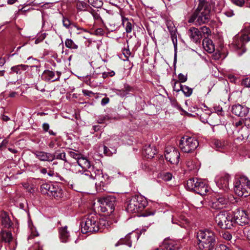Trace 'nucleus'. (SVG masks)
Returning a JSON list of instances; mask_svg holds the SVG:
<instances>
[{
  "label": "nucleus",
  "mask_w": 250,
  "mask_h": 250,
  "mask_svg": "<svg viewBox=\"0 0 250 250\" xmlns=\"http://www.w3.org/2000/svg\"><path fill=\"white\" fill-rule=\"evenodd\" d=\"M187 188L188 190L194 191L201 195L206 194L209 190V188L205 181L197 178L188 180Z\"/></svg>",
  "instance_id": "7"
},
{
  "label": "nucleus",
  "mask_w": 250,
  "mask_h": 250,
  "mask_svg": "<svg viewBox=\"0 0 250 250\" xmlns=\"http://www.w3.org/2000/svg\"><path fill=\"white\" fill-rule=\"evenodd\" d=\"M242 85L247 87H250V77L244 79L242 81Z\"/></svg>",
  "instance_id": "51"
},
{
  "label": "nucleus",
  "mask_w": 250,
  "mask_h": 250,
  "mask_svg": "<svg viewBox=\"0 0 250 250\" xmlns=\"http://www.w3.org/2000/svg\"><path fill=\"white\" fill-rule=\"evenodd\" d=\"M157 152L156 149L154 147L151 146L150 145L146 146L144 150V154L148 158H152Z\"/></svg>",
  "instance_id": "30"
},
{
  "label": "nucleus",
  "mask_w": 250,
  "mask_h": 250,
  "mask_svg": "<svg viewBox=\"0 0 250 250\" xmlns=\"http://www.w3.org/2000/svg\"><path fill=\"white\" fill-rule=\"evenodd\" d=\"M231 215L233 218V225L238 224L243 226L249 223V218L245 210L240 209H236Z\"/></svg>",
  "instance_id": "11"
},
{
  "label": "nucleus",
  "mask_w": 250,
  "mask_h": 250,
  "mask_svg": "<svg viewBox=\"0 0 250 250\" xmlns=\"http://www.w3.org/2000/svg\"><path fill=\"white\" fill-rule=\"evenodd\" d=\"M230 176L228 174H223L216 179V185L220 189L227 190L229 189V181Z\"/></svg>",
  "instance_id": "15"
},
{
  "label": "nucleus",
  "mask_w": 250,
  "mask_h": 250,
  "mask_svg": "<svg viewBox=\"0 0 250 250\" xmlns=\"http://www.w3.org/2000/svg\"><path fill=\"white\" fill-rule=\"evenodd\" d=\"M102 170L98 169L94 166H91L86 170H84L83 173L85 176H88L90 178L97 180L100 174H102Z\"/></svg>",
  "instance_id": "22"
},
{
  "label": "nucleus",
  "mask_w": 250,
  "mask_h": 250,
  "mask_svg": "<svg viewBox=\"0 0 250 250\" xmlns=\"http://www.w3.org/2000/svg\"><path fill=\"white\" fill-rule=\"evenodd\" d=\"M231 2L234 5L239 7L243 6L245 4L244 0H231Z\"/></svg>",
  "instance_id": "50"
},
{
  "label": "nucleus",
  "mask_w": 250,
  "mask_h": 250,
  "mask_svg": "<svg viewBox=\"0 0 250 250\" xmlns=\"http://www.w3.org/2000/svg\"><path fill=\"white\" fill-rule=\"evenodd\" d=\"M166 159L171 164L176 165L179 163L180 153L174 147H167L165 151Z\"/></svg>",
  "instance_id": "13"
},
{
  "label": "nucleus",
  "mask_w": 250,
  "mask_h": 250,
  "mask_svg": "<svg viewBox=\"0 0 250 250\" xmlns=\"http://www.w3.org/2000/svg\"><path fill=\"white\" fill-rule=\"evenodd\" d=\"M5 63V60L4 58H0V66H3Z\"/></svg>",
  "instance_id": "64"
},
{
  "label": "nucleus",
  "mask_w": 250,
  "mask_h": 250,
  "mask_svg": "<svg viewBox=\"0 0 250 250\" xmlns=\"http://www.w3.org/2000/svg\"><path fill=\"white\" fill-rule=\"evenodd\" d=\"M243 124V120H240L235 123V126L236 127L241 126Z\"/></svg>",
  "instance_id": "62"
},
{
  "label": "nucleus",
  "mask_w": 250,
  "mask_h": 250,
  "mask_svg": "<svg viewBox=\"0 0 250 250\" xmlns=\"http://www.w3.org/2000/svg\"><path fill=\"white\" fill-rule=\"evenodd\" d=\"M241 236H244L250 241V226H247L238 231Z\"/></svg>",
  "instance_id": "36"
},
{
  "label": "nucleus",
  "mask_w": 250,
  "mask_h": 250,
  "mask_svg": "<svg viewBox=\"0 0 250 250\" xmlns=\"http://www.w3.org/2000/svg\"><path fill=\"white\" fill-rule=\"evenodd\" d=\"M199 30L201 31V33H202V35H204L205 36H208L211 33L210 29L205 26L201 27L200 30Z\"/></svg>",
  "instance_id": "44"
},
{
  "label": "nucleus",
  "mask_w": 250,
  "mask_h": 250,
  "mask_svg": "<svg viewBox=\"0 0 250 250\" xmlns=\"http://www.w3.org/2000/svg\"><path fill=\"white\" fill-rule=\"evenodd\" d=\"M1 223L5 228H8L11 226V221L9 218L8 214L3 211L1 213Z\"/></svg>",
  "instance_id": "31"
},
{
  "label": "nucleus",
  "mask_w": 250,
  "mask_h": 250,
  "mask_svg": "<svg viewBox=\"0 0 250 250\" xmlns=\"http://www.w3.org/2000/svg\"><path fill=\"white\" fill-rule=\"evenodd\" d=\"M40 190L42 194H47L55 198H60L62 196V190L57 183H43L41 186Z\"/></svg>",
  "instance_id": "8"
},
{
  "label": "nucleus",
  "mask_w": 250,
  "mask_h": 250,
  "mask_svg": "<svg viewBox=\"0 0 250 250\" xmlns=\"http://www.w3.org/2000/svg\"><path fill=\"white\" fill-rule=\"evenodd\" d=\"M198 246L200 250H210L215 244V236L211 230H200L197 234Z\"/></svg>",
  "instance_id": "3"
},
{
  "label": "nucleus",
  "mask_w": 250,
  "mask_h": 250,
  "mask_svg": "<svg viewBox=\"0 0 250 250\" xmlns=\"http://www.w3.org/2000/svg\"><path fill=\"white\" fill-rule=\"evenodd\" d=\"M161 247L162 250H178L180 249L178 243L169 239H165Z\"/></svg>",
  "instance_id": "18"
},
{
  "label": "nucleus",
  "mask_w": 250,
  "mask_h": 250,
  "mask_svg": "<svg viewBox=\"0 0 250 250\" xmlns=\"http://www.w3.org/2000/svg\"><path fill=\"white\" fill-rule=\"evenodd\" d=\"M89 5L83 1H78L76 3L77 9L79 11H86L88 10L87 8Z\"/></svg>",
  "instance_id": "38"
},
{
  "label": "nucleus",
  "mask_w": 250,
  "mask_h": 250,
  "mask_svg": "<svg viewBox=\"0 0 250 250\" xmlns=\"http://www.w3.org/2000/svg\"><path fill=\"white\" fill-rule=\"evenodd\" d=\"M81 231L83 233L103 231L109 226L105 219H99L95 214H89L81 222Z\"/></svg>",
  "instance_id": "1"
},
{
  "label": "nucleus",
  "mask_w": 250,
  "mask_h": 250,
  "mask_svg": "<svg viewBox=\"0 0 250 250\" xmlns=\"http://www.w3.org/2000/svg\"><path fill=\"white\" fill-rule=\"evenodd\" d=\"M42 128L44 131H48L49 128V125L48 123H43L42 125Z\"/></svg>",
  "instance_id": "59"
},
{
  "label": "nucleus",
  "mask_w": 250,
  "mask_h": 250,
  "mask_svg": "<svg viewBox=\"0 0 250 250\" xmlns=\"http://www.w3.org/2000/svg\"><path fill=\"white\" fill-rule=\"evenodd\" d=\"M210 10L207 4L200 3L191 15L188 22L195 25H200L208 23L210 20Z\"/></svg>",
  "instance_id": "2"
},
{
  "label": "nucleus",
  "mask_w": 250,
  "mask_h": 250,
  "mask_svg": "<svg viewBox=\"0 0 250 250\" xmlns=\"http://www.w3.org/2000/svg\"><path fill=\"white\" fill-rule=\"evenodd\" d=\"M60 237L61 241L63 243L67 242L69 240V233L65 226L60 229Z\"/></svg>",
  "instance_id": "29"
},
{
  "label": "nucleus",
  "mask_w": 250,
  "mask_h": 250,
  "mask_svg": "<svg viewBox=\"0 0 250 250\" xmlns=\"http://www.w3.org/2000/svg\"><path fill=\"white\" fill-rule=\"evenodd\" d=\"M1 119L3 121H5V122H7L8 121H9L10 120V118L6 116V115H3L1 117Z\"/></svg>",
  "instance_id": "63"
},
{
  "label": "nucleus",
  "mask_w": 250,
  "mask_h": 250,
  "mask_svg": "<svg viewBox=\"0 0 250 250\" xmlns=\"http://www.w3.org/2000/svg\"><path fill=\"white\" fill-rule=\"evenodd\" d=\"M109 102V99L108 97H104L102 99L101 101V104L103 106H104L107 104H108Z\"/></svg>",
  "instance_id": "57"
},
{
  "label": "nucleus",
  "mask_w": 250,
  "mask_h": 250,
  "mask_svg": "<svg viewBox=\"0 0 250 250\" xmlns=\"http://www.w3.org/2000/svg\"><path fill=\"white\" fill-rule=\"evenodd\" d=\"M115 73L113 71H110L107 72H104L102 73V77L103 78H106L108 76L112 77L114 76Z\"/></svg>",
  "instance_id": "52"
},
{
  "label": "nucleus",
  "mask_w": 250,
  "mask_h": 250,
  "mask_svg": "<svg viewBox=\"0 0 250 250\" xmlns=\"http://www.w3.org/2000/svg\"><path fill=\"white\" fill-rule=\"evenodd\" d=\"M131 234L134 235L132 233H128L125 236V238H121L120 241L115 244V246L117 247L120 245L125 244L128 246L129 247H131L132 246L130 236Z\"/></svg>",
  "instance_id": "32"
},
{
  "label": "nucleus",
  "mask_w": 250,
  "mask_h": 250,
  "mask_svg": "<svg viewBox=\"0 0 250 250\" xmlns=\"http://www.w3.org/2000/svg\"><path fill=\"white\" fill-rule=\"evenodd\" d=\"M146 198L142 195L132 196L126 205V210L129 213H137L142 211L147 206Z\"/></svg>",
  "instance_id": "5"
},
{
  "label": "nucleus",
  "mask_w": 250,
  "mask_h": 250,
  "mask_svg": "<svg viewBox=\"0 0 250 250\" xmlns=\"http://www.w3.org/2000/svg\"><path fill=\"white\" fill-rule=\"evenodd\" d=\"M212 143L214 148L216 150L220 151L224 150L227 145V143L225 140L213 139Z\"/></svg>",
  "instance_id": "28"
},
{
  "label": "nucleus",
  "mask_w": 250,
  "mask_h": 250,
  "mask_svg": "<svg viewBox=\"0 0 250 250\" xmlns=\"http://www.w3.org/2000/svg\"><path fill=\"white\" fill-rule=\"evenodd\" d=\"M77 165H75V166L81 167L82 168V171H83V173H84V170H87V169H89L91 167L89 161L87 159L82 156L77 161ZM78 171L81 172V170L78 169Z\"/></svg>",
  "instance_id": "25"
},
{
  "label": "nucleus",
  "mask_w": 250,
  "mask_h": 250,
  "mask_svg": "<svg viewBox=\"0 0 250 250\" xmlns=\"http://www.w3.org/2000/svg\"><path fill=\"white\" fill-rule=\"evenodd\" d=\"M167 25L170 33L171 40L174 48L175 57H176V53L177 49V40L175 33L176 29L174 26L173 25L172 23L170 21L167 22Z\"/></svg>",
  "instance_id": "21"
},
{
  "label": "nucleus",
  "mask_w": 250,
  "mask_h": 250,
  "mask_svg": "<svg viewBox=\"0 0 250 250\" xmlns=\"http://www.w3.org/2000/svg\"><path fill=\"white\" fill-rule=\"evenodd\" d=\"M110 178L106 174H104L102 171V174L98 177L95 183V185L97 188L98 186L103 187V189L105 190L104 188L105 186L110 182Z\"/></svg>",
  "instance_id": "23"
},
{
  "label": "nucleus",
  "mask_w": 250,
  "mask_h": 250,
  "mask_svg": "<svg viewBox=\"0 0 250 250\" xmlns=\"http://www.w3.org/2000/svg\"><path fill=\"white\" fill-rule=\"evenodd\" d=\"M243 124L248 128H250V118H247L243 120Z\"/></svg>",
  "instance_id": "56"
},
{
  "label": "nucleus",
  "mask_w": 250,
  "mask_h": 250,
  "mask_svg": "<svg viewBox=\"0 0 250 250\" xmlns=\"http://www.w3.org/2000/svg\"><path fill=\"white\" fill-rule=\"evenodd\" d=\"M203 46L204 49L209 53H211L215 50V46L213 42L208 38H205L203 40Z\"/></svg>",
  "instance_id": "27"
},
{
  "label": "nucleus",
  "mask_w": 250,
  "mask_h": 250,
  "mask_svg": "<svg viewBox=\"0 0 250 250\" xmlns=\"http://www.w3.org/2000/svg\"><path fill=\"white\" fill-rule=\"evenodd\" d=\"M0 235L2 241L6 243H10L12 240V235L10 231L2 230Z\"/></svg>",
  "instance_id": "33"
},
{
  "label": "nucleus",
  "mask_w": 250,
  "mask_h": 250,
  "mask_svg": "<svg viewBox=\"0 0 250 250\" xmlns=\"http://www.w3.org/2000/svg\"><path fill=\"white\" fill-rule=\"evenodd\" d=\"M189 36L191 40L195 42H200L202 38V34L201 31L195 27H191L189 29Z\"/></svg>",
  "instance_id": "24"
},
{
  "label": "nucleus",
  "mask_w": 250,
  "mask_h": 250,
  "mask_svg": "<svg viewBox=\"0 0 250 250\" xmlns=\"http://www.w3.org/2000/svg\"><path fill=\"white\" fill-rule=\"evenodd\" d=\"M223 14L228 17H231L234 15L233 11L229 8H225Z\"/></svg>",
  "instance_id": "45"
},
{
  "label": "nucleus",
  "mask_w": 250,
  "mask_h": 250,
  "mask_svg": "<svg viewBox=\"0 0 250 250\" xmlns=\"http://www.w3.org/2000/svg\"><path fill=\"white\" fill-rule=\"evenodd\" d=\"M52 154L54 157L53 160L55 159H59L66 162L65 153L63 150L58 149Z\"/></svg>",
  "instance_id": "34"
},
{
  "label": "nucleus",
  "mask_w": 250,
  "mask_h": 250,
  "mask_svg": "<svg viewBox=\"0 0 250 250\" xmlns=\"http://www.w3.org/2000/svg\"><path fill=\"white\" fill-rule=\"evenodd\" d=\"M103 212L109 211L111 213L115 208L116 198L113 196H107L99 200Z\"/></svg>",
  "instance_id": "12"
},
{
  "label": "nucleus",
  "mask_w": 250,
  "mask_h": 250,
  "mask_svg": "<svg viewBox=\"0 0 250 250\" xmlns=\"http://www.w3.org/2000/svg\"><path fill=\"white\" fill-rule=\"evenodd\" d=\"M223 236L224 238L228 240H230L232 238L231 235L228 232L224 233L223 234Z\"/></svg>",
  "instance_id": "55"
},
{
  "label": "nucleus",
  "mask_w": 250,
  "mask_h": 250,
  "mask_svg": "<svg viewBox=\"0 0 250 250\" xmlns=\"http://www.w3.org/2000/svg\"><path fill=\"white\" fill-rule=\"evenodd\" d=\"M32 153L41 161L50 162L53 161V154L51 153L40 150H35Z\"/></svg>",
  "instance_id": "16"
},
{
  "label": "nucleus",
  "mask_w": 250,
  "mask_h": 250,
  "mask_svg": "<svg viewBox=\"0 0 250 250\" xmlns=\"http://www.w3.org/2000/svg\"><path fill=\"white\" fill-rule=\"evenodd\" d=\"M28 67L29 66L27 65L22 64L16 65L11 67L9 73L11 75L16 74L18 77H19L20 78H21L22 73L25 71Z\"/></svg>",
  "instance_id": "19"
},
{
  "label": "nucleus",
  "mask_w": 250,
  "mask_h": 250,
  "mask_svg": "<svg viewBox=\"0 0 250 250\" xmlns=\"http://www.w3.org/2000/svg\"><path fill=\"white\" fill-rule=\"evenodd\" d=\"M233 184L234 190L238 196L247 197L250 194V181L246 176L236 178Z\"/></svg>",
  "instance_id": "4"
},
{
  "label": "nucleus",
  "mask_w": 250,
  "mask_h": 250,
  "mask_svg": "<svg viewBox=\"0 0 250 250\" xmlns=\"http://www.w3.org/2000/svg\"><path fill=\"white\" fill-rule=\"evenodd\" d=\"M250 41V26H248L240 34H238L233 38L232 44L235 49H242V52L238 53L239 55H241L246 51V49L244 48L245 43Z\"/></svg>",
  "instance_id": "6"
},
{
  "label": "nucleus",
  "mask_w": 250,
  "mask_h": 250,
  "mask_svg": "<svg viewBox=\"0 0 250 250\" xmlns=\"http://www.w3.org/2000/svg\"><path fill=\"white\" fill-rule=\"evenodd\" d=\"M199 146L198 140L193 137L184 136L181 138L179 146L183 152L190 153Z\"/></svg>",
  "instance_id": "10"
},
{
  "label": "nucleus",
  "mask_w": 250,
  "mask_h": 250,
  "mask_svg": "<svg viewBox=\"0 0 250 250\" xmlns=\"http://www.w3.org/2000/svg\"><path fill=\"white\" fill-rule=\"evenodd\" d=\"M88 11L92 15L95 20L97 21H101L102 22H103V20L100 16V13L98 12V10L96 11L94 9H91L89 11Z\"/></svg>",
  "instance_id": "42"
},
{
  "label": "nucleus",
  "mask_w": 250,
  "mask_h": 250,
  "mask_svg": "<svg viewBox=\"0 0 250 250\" xmlns=\"http://www.w3.org/2000/svg\"><path fill=\"white\" fill-rule=\"evenodd\" d=\"M180 219L182 220L184 222H181L179 220H175L173 217L172 218L171 222L173 224H177L179 226H180V227H183V228H186V227L185 226V224H188V219H184V218H182V217H180Z\"/></svg>",
  "instance_id": "39"
},
{
  "label": "nucleus",
  "mask_w": 250,
  "mask_h": 250,
  "mask_svg": "<svg viewBox=\"0 0 250 250\" xmlns=\"http://www.w3.org/2000/svg\"><path fill=\"white\" fill-rule=\"evenodd\" d=\"M125 89L118 90L117 94L120 97H124L126 96L131 91V88L129 85H126L125 86Z\"/></svg>",
  "instance_id": "37"
},
{
  "label": "nucleus",
  "mask_w": 250,
  "mask_h": 250,
  "mask_svg": "<svg viewBox=\"0 0 250 250\" xmlns=\"http://www.w3.org/2000/svg\"><path fill=\"white\" fill-rule=\"evenodd\" d=\"M90 4L95 8H100L103 5V2L100 0H89Z\"/></svg>",
  "instance_id": "43"
},
{
  "label": "nucleus",
  "mask_w": 250,
  "mask_h": 250,
  "mask_svg": "<svg viewBox=\"0 0 250 250\" xmlns=\"http://www.w3.org/2000/svg\"><path fill=\"white\" fill-rule=\"evenodd\" d=\"M39 235L38 232L36 231V229L33 228H31V234L28 236V240L33 238L35 236Z\"/></svg>",
  "instance_id": "49"
},
{
  "label": "nucleus",
  "mask_w": 250,
  "mask_h": 250,
  "mask_svg": "<svg viewBox=\"0 0 250 250\" xmlns=\"http://www.w3.org/2000/svg\"><path fill=\"white\" fill-rule=\"evenodd\" d=\"M112 118L108 115H102L98 117L97 122L99 124H104L109 121Z\"/></svg>",
  "instance_id": "40"
},
{
  "label": "nucleus",
  "mask_w": 250,
  "mask_h": 250,
  "mask_svg": "<svg viewBox=\"0 0 250 250\" xmlns=\"http://www.w3.org/2000/svg\"><path fill=\"white\" fill-rule=\"evenodd\" d=\"M172 175L169 172H165L162 175V179L166 181H169L171 180Z\"/></svg>",
  "instance_id": "46"
},
{
  "label": "nucleus",
  "mask_w": 250,
  "mask_h": 250,
  "mask_svg": "<svg viewBox=\"0 0 250 250\" xmlns=\"http://www.w3.org/2000/svg\"><path fill=\"white\" fill-rule=\"evenodd\" d=\"M231 111L233 114L239 117H244L249 113V108L241 104L233 105L231 107Z\"/></svg>",
  "instance_id": "17"
},
{
  "label": "nucleus",
  "mask_w": 250,
  "mask_h": 250,
  "mask_svg": "<svg viewBox=\"0 0 250 250\" xmlns=\"http://www.w3.org/2000/svg\"><path fill=\"white\" fill-rule=\"evenodd\" d=\"M62 23L63 25L66 28H69L71 25V22L69 20L66 18H65L62 16Z\"/></svg>",
  "instance_id": "47"
},
{
  "label": "nucleus",
  "mask_w": 250,
  "mask_h": 250,
  "mask_svg": "<svg viewBox=\"0 0 250 250\" xmlns=\"http://www.w3.org/2000/svg\"><path fill=\"white\" fill-rule=\"evenodd\" d=\"M215 250H231L225 245H220L217 246Z\"/></svg>",
  "instance_id": "54"
},
{
  "label": "nucleus",
  "mask_w": 250,
  "mask_h": 250,
  "mask_svg": "<svg viewBox=\"0 0 250 250\" xmlns=\"http://www.w3.org/2000/svg\"><path fill=\"white\" fill-rule=\"evenodd\" d=\"M82 92L84 95L87 96L88 97H90L91 95L93 94L92 91L86 89L83 90Z\"/></svg>",
  "instance_id": "58"
},
{
  "label": "nucleus",
  "mask_w": 250,
  "mask_h": 250,
  "mask_svg": "<svg viewBox=\"0 0 250 250\" xmlns=\"http://www.w3.org/2000/svg\"><path fill=\"white\" fill-rule=\"evenodd\" d=\"M178 79L180 81V83H184L187 80V77L182 73H180L178 75Z\"/></svg>",
  "instance_id": "53"
},
{
  "label": "nucleus",
  "mask_w": 250,
  "mask_h": 250,
  "mask_svg": "<svg viewBox=\"0 0 250 250\" xmlns=\"http://www.w3.org/2000/svg\"><path fill=\"white\" fill-rule=\"evenodd\" d=\"M42 79L45 81L54 82L59 80V77H56L55 72L49 70H45L42 75Z\"/></svg>",
  "instance_id": "26"
},
{
  "label": "nucleus",
  "mask_w": 250,
  "mask_h": 250,
  "mask_svg": "<svg viewBox=\"0 0 250 250\" xmlns=\"http://www.w3.org/2000/svg\"><path fill=\"white\" fill-rule=\"evenodd\" d=\"M229 202L226 195H217L212 202L211 207L216 209H219L225 207Z\"/></svg>",
  "instance_id": "14"
},
{
  "label": "nucleus",
  "mask_w": 250,
  "mask_h": 250,
  "mask_svg": "<svg viewBox=\"0 0 250 250\" xmlns=\"http://www.w3.org/2000/svg\"><path fill=\"white\" fill-rule=\"evenodd\" d=\"M123 53L125 55V57L126 58V59L128 58V56L130 54L129 50L127 49L124 50Z\"/></svg>",
  "instance_id": "61"
},
{
  "label": "nucleus",
  "mask_w": 250,
  "mask_h": 250,
  "mask_svg": "<svg viewBox=\"0 0 250 250\" xmlns=\"http://www.w3.org/2000/svg\"><path fill=\"white\" fill-rule=\"evenodd\" d=\"M65 44L67 48L72 49H77L78 47V45L71 39H67L65 40Z\"/></svg>",
  "instance_id": "41"
},
{
  "label": "nucleus",
  "mask_w": 250,
  "mask_h": 250,
  "mask_svg": "<svg viewBox=\"0 0 250 250\" xmlns=\"http://www.w3.org/2000/svg\"><path fill=\"white\" fill-rule=\"evenodd\" d=\"M122 24L125 27V31L127 33H130L133 29V25L127 18H124L122 19Z\"/></svg>",
  "instance_id": "35"
},
{
  "label": "nucleus",
  "mask_w": 250,
  "mask_h": 250,
  "mask_svg": "<svg viewBox=\"0 0 250 250\" xmlns=\"http://www.w3.org/2000/svg\"><path fill=\"white\" fill-rule=\"evenodd\" d=\"M104 152L105 154L106 155H109L110 154V153H109V148H108L107 146H104Z\"/></svg>",
  "instance_id": "60"
},
{
  "label": "nucleus",
  "mask_w": 250,
  "mask_h": 250,
  "mask_svg": "<svg viewBox=\"0 0 250 250\" xmlns=\"http://www.w3.org/2000/svg\"><path fill=\"white\" fill-rule=\"evenodd\" d=\"M233 218L231 214L221 211L216 215L215 221L217 226L223 229H230L233 226Z\"/></svg>",
  "instance_id": "9"
},
{
  "label": "nucleus",
  "mask_w": 250,
  "mask_h": 250,
  "mask_svg": "<svg viewBox=\"0 0 250 250\" xmlns=\"http://www.w3.org/2000/svg\"><path fill=\"white\" fill-rule=\"evenodd\" d=\"M69 155L71 157L77 160V161L82 157L80 154L76 153L74 151H69Z\"/></svg>",
  "instance_id": "48"
},
{
  "label": "nucleus",
  "mask_w": 250,
  "mask_h": 250,
  "mask_svg": "<svg viewBox=\"0 0 250 250\" xmlns=\"http://www.w3.org/2000/svg\"><path fill=\"white\" fill-rule=\"evenodd\" d=\"M173 90L176 92L182 91L186 97L190 96L192 93V89L188 86L182 85L179 82H176L173 86Z\"/></svg>",
  "instance_id": "20"
}]
</instances>
